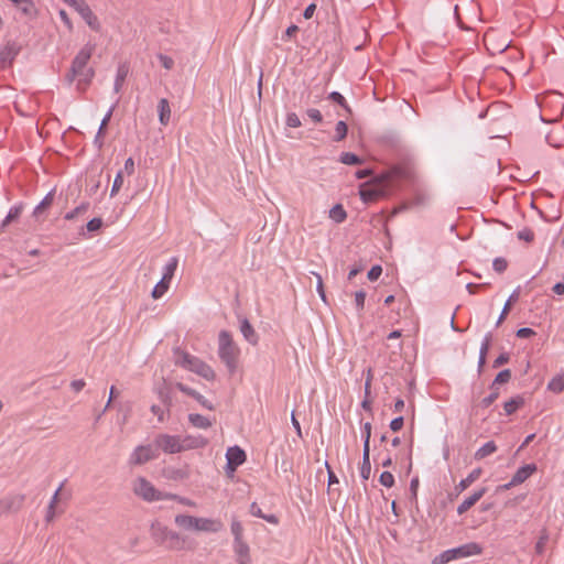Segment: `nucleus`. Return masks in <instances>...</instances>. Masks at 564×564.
I'll list each match as a JSON object with an SVG mask.
<instances>
[{"label":"nucleus","instance_id":"obj_1","mask_svg":"<svg viewBox=\"0 0 564 564\" xmlns=\"http://www.w3.org/2000/svg\"><path fill=\"white\" fill-rule=\"evenodd\" d=\"M95 52V45L87 43L75 56L72 66L66 74V80L72 84L77 79V89L84 91L91 83L95 70L87 64Z\"/></svg>","mask_w":564,"mask_h":564},{"label":"nucleus","instance_id":"obj_2","mask_svg":"<svg viewBox=\"0 0 564 564\" xmlns=\"http://www.w3.org/2000/svg\"><path fill=\"white\" fill-rule=\"evenodd\" d=\"M406 173L401 167H394L390 173L382 174L370 182L360 185L359 194L365 203L375 202L384 196L388 186L394 177H405Z\"/></svg>","mask_w":564,"mask_h":564},{"label":"nucleus","instance_id":"obj_3","mask_svg":"<svg viewBox=\"0 0 564 564\" xmlns=\"http://www.w3.org/2000/svg\"><path fill=\"white\" fill-rule=\"evenodd\" d=\"M175 524L186 531L217 533L223 529V522L218 519L200 518L189 514H177Z\"/></svg>","mask_w":564,"mask_h":564},{"label":"nucleus","instance_id":"obj_4","mask_svg":"<svg viewBox=\"0 0 564 564\" xmlns=\"http://www.w3.org/2000/svg\"><path fill=\"white\" fill-rule=\"evenodd\" d=\"M240 349L227 330H221L218 336V356L226 365L230 375H232L238 366Z\"/></svg>","mask_w":564,"mask_h":564},{"label":"nucleus","instance_id":"obj_5","mask_svg":"<svg viewBox=\"0 0 564 564\" xmlns=\"http://www.w3.org/2000/svg\"><path fill=\"white\" fill-rule=\"evenodd\" d=\"M174 354L175 364L177 366H181L192 372H195L196 375L200 376L202 378L208 381H213L215 379V371L202 359L180 349H176Z\"/></svg>","mask_w":564,"mask_h":564},{"label":"nucleus","instance_id":"obj_6","mask_svg":"<svg viewBox=\"0 0 564 564\" xmlns=\"http://www.w3.org/2000/svg\"><path fill=\"white\" fill-rule=\"evenodd\" d=\"M482 553V547L476 542H469L458 547L449 549L442 552L434 561L436 564H446L454 560L479 555Z\"/></svg>","mask_w":564,"mask_h":564},{"label":"nucleus","instance_id":"obj_7","mask_svg":"<svg viewBox=\"0 0 564 564\" xmlns=\"http://www.w3.org/2000/svg\"><path fill=\"white\" fill-rule=\"evenodd\" d=\"M153 535L161 545L169 550L181 551L185 549V538L166 527L153 528Z\"/></svg>","mask_w":564,"mask_h":564},{"label":"nucleus","instance_id":"obj_8","mask_svg":"<svg viewBox=\"0 0 564 564\" xmlns=\"http://www.w3.org/2000/svg\"><path fill=\"white\" fill-rule=\"evenodd\" d=\"M132 490L134 495L141 499L152 502L158 500H165L167 492L158 490L147 478L138 477L133 481Z\"/></svg>","mask_w":564,"mask_h":564},{"label":"nucleus","instance_id":"obj_9","mask_svg":"<svg viewBox=\"0 0 564 564\" xmlns=\"http://www.w3.org/2000/svg\"><path fill=\"white\" fill-rule=\"evenodd\" d=\"M65 3L74 8L78 14L85 20L88 26L94 31L100 30V22L94 14L85 0H63Z\"/></svg>","mask_w":564,"mask_h":564},{"label":"nucleus","instance_id":"obj_10","mask_svg":"<svg viewBox=\"0 0 564 564\" xmlns=\"http://www.w3.org/2000/svg\"><path fill=\"white\" fill-rule=\"evenodd\" d=\"M158 457V453L151 445L137 446L129 457V465L140 466Z\"/></svg>","mask_w":564,"mask_h":564},{"label":"nucleus","instance_id":"obj_11","mask_svg":"<svg viewBox=\"0 0 564 564\" xmlns=\"http://www.w3.org/2000/svg\"><path fill=\"white\" fill-rule=\"evenodd\" d=\"M154 444L166 454L182 453L180 435L159 434L154 440Z\"/></svg>","mask_w":564,"mask_h":564},{"label":"nucleus","instance_id":"obj_12","mask_svg":"<svg viewBox=\"0 0 564 564\" xmlns=\"http://www.w3.org/2000/svg\"><path fill=\"white\" fill-rule=\"evenodd\" d=\"M21 46L17 42H8L0 50V69L10 65L19 54Z\"/></svg>","mask_w":564,"mask_h":564},{"label":"nucleus","instance_id":"obj_13","mask_svg":"<svg viewBox=\"0 0 564 564\" xmlns=\"http://www.w3.org/2000/svg\"><path fill=\"white\" fill-rule=\"evenodd\" d=\"M182 452L203 448L208 444V441L200 435H186L180 436Z\"/></svg>","mask_w":564,"mask_h":564},{"label":"nucleus","instance_id":"obj_14","mask_svg":"<svg viewBox=\"0 0 564 564\" xmlns=\"http://www.w3.org/2000/svg\"><path fill=\"white\" fill-rule=\"evenodd\" d=\"M232 547L237 564H251L250 547L246 541L234 542Z\"/></svg>","mask_w":564,"mask_h":564},{"label":"nucleus","instance_id":"obj_15","mask_svg":"<svg viewBox=\"0 0 564 564\" xmlns=\"http://www.w3.org/2000/svg\"><path fill=\"white\" fill-rule=\"evenodd\" d=\"M486 494V488H480L479 490L475 491L471 496L466 498L458 507H457V513L464 514L467 512L473 506H475Z\"/></svg>","mask_w":564,"mask_h":564},{"label":"nucleus","instance_id":"obj_16","mask_svg":"<svg viewBox=\"0 0 564 564\" xmlns=\"http://www.w3.org/2000/svg\"><path fill=\"white\" fill-rule=\"evenodd\" d=\"M538 467L535 464H528L520 467L516 474L512 476V484H522L531 475L536 471Z\"/></svg>","mask_w":564,"mask_h":564},{"label":"nucleus","instance_id":"obj_17","mask_svg":"<svg viewBox=\"0 0 564 564\" xmlns=\"http://www.w3.org/2000/svg\"><path fill=\"white\" fill-rule=\"evenodd\" d=\"M226 458L229 465H242L246 462V453L239 446H232L227 449Z\"/></svg>","mask_w":564,"mask_h":564},{"label":"nucleus","instance_id":"obj_18","mask_svg":"<svg viewBox=\"0 0 564 564\" xmlns=\"http://www.w3.org/2000/svg\"><path fill=\"white\" fill-rule=\"evenodd\" d=\"M18 10H20L28 18L36 17V8L32 0H9Z\"/></svg>","mask_w":564,"mask_h":564},{"label":"nucleus","instance_id":"obj_19","mask_svg":"<svg viewBox=\"0 0 564 564\" xmlns=\"http://www.w3.org/2000/svg\"><path fill=\"white\" fill-rule=\"evenodd\" d=\"M159 120L162 126H167L171 119V107L166 98H162L158 104Z\"/></svg>","mask_w":564,"mask_h":564},{"label":"nucleus","instance_id":"obj_20","mask_svg":"<svg viewBox=\"0 0 564 564\" xmlns=\"http://www.w3.org/2000/svg\"><path fill=\"white\" fill-rule=\"evenodd\" d=\"M240 332L250 344L256 345L258 343V335L247 318L241 321Z\"/></svg>","mask_w":564,"mask_h":564},{"label":"nucleus","instance_id":"obj_21","mask_svg":"<svg viewBox=\"0 0 564 564\" xmlns=\"http://www.w3.org/2000/svg\"><path fill=\"white\" fill-rule=\"evenodd\" d=\"M9 512H18L22 509L25 496L22 494L12 495L4 498Z\"/></svg>","mask_w":564,"mask_h":564},{"label":"nucleus","instance_id":"obj_22","mask_svg":"<svg viewBox=\"0 0 564 564\" xmlns=\"http://www.w3.org/2000/svg\"><path fill=\"white\" fill-rule=\"evenodd\" d=\"M164 473L167 479L175 481H182L189 477V470L186 467L167 468Z\"/></svg>","mask_w":564,"mask_h":564},{"label":"nucleus","instance_id":"obj_23","mask_svg":"<svg viewBox=\"0 0 564 564\" xmlns=\"http://www.w3.org/2000/svg\"><path fill=\"white\" fill-rule=\"evenodd\" d=\"M188 421L196 429L206 430L213 425V422L208 417L197 413H191L188 415Z\"/></svg>","mask_w":564,"mask_h":564},{"label":"nucleus","instance_id":"obj_24","mask_svg":"<svg viewBox=\"0 0 564 564\" xmlns=\"http://www.w3.org/2000/svg\"><path fill=\"white\" fill-rule=\"evenodd\" d=\"M481 468H476L469 475L462 479L459 484L456 486V489L462 492L466 490L473 482H475L481 475Z\"/></svg>","mask_w":564,"mask_h":564},{"label":"nucleus","instance_id":"obj_25","mask_svg":"<svg viewBox=\"0 0 564 564\" xmlns=\"http://www.w3.org/2000/svg\"><path fill=\"white\" fill-rule=\"evenodd\" d=\"M371 473V464H370V449H362V463L360 468V476L364 480H368Z\"/></svg>","mask_w":564,"mask_h":564},{"label":"nucleus","instance_id":"obj_26","mask_svg":"<svg viewBox=\"0 0 564 564\" xmlns=\"http://www.w3.org/2000/svg\"><path fill=\"white\" fill-rule=\"evenodd\" d=\"M250 513L252 516H254V517L264 519L269 523H272V524H278L279 523V519H278L276 516H274V514H264L262 512L261 508L256 502L251 503V506H250Z\"/></svg>","mask_w":564,"mask_h":564},{"label":"nucleus","instance_id":"obj_27","mask_svg":"<svg viewBox=\"0 0 564 564\" xmlns=\"http://www.w3.org/2000/svg\"><path fill=\"white\" fill-rule=\"evenodd\" d=\"M497 451V445L494 441L487 442L485 445H482L476 453H475V459L481 460L485 457L494 454Z\"/></svg>","mask_w":564,"mask_h":564},{"label":"nucleus","instance_id":"obj_28","mask_svg":"<svg viewBox=\"0 0 564 564\" xmlns=\"http://www.w3.org/2000/svg\"><path fill=\"white\" fill-rule=\"evenodd\" d=\"M112 112H113V107H111L109 109V111L106 113L105 118L102 119L101 123H100V127H99V130H98V133L95 138V144L100 149L104 144L102 142V139H101V134L104 133L108 122L110 121L111 119V116H112Z\"/></svg>","mask_w":564,"mask_h":564},{"label":"nucleus","instance_id":"obj_29","mask_svg":"<svg viewBox=\"0 0 564 564\" xmlns=\"http://www.w3.org/2000/svg\"><path fill=\"white\" fill-rule=\"evenodd\" d=\"M346 217H347L346 210L344 209L343 205H340V204H336L329 210V218H332L337 224L345 221Z\"/></svg>","mask_w":564,"mask_h":564},{"label":"nucleus","instance_id":"obj_30","mask_svg":"<svg viewBox=\"0 0 564 564\" xmlns=\"http://www.w3.org/2000/svg\"><path fill=\"white\" fill-rule=\"evenodd\" d=\"M524 403V400L522 397H516L510 399L509 401L505 402L503 410L507 415H510L514 413L520 406H522Z\"/></svg>","mask_w":564,"mask_h":564},{"label":"nucleus","instance_id":"obj_31","mask_svg":"<svg viewBox=\"0 0 564 564\" xmlns=\"http://www.w3.org/2000/svg\"><path fill=\"white\" fill-rule=\"evenodd\" d=\"M128 75V68L124 65L119 66L117 70V76L115 79L113 89L116 93H119L123 86V83Z\"/></svg>","mask_w":564,"mask_h":564},{"label":"nucleus","instance_id":"obj_32","mask_svg":"<svg viewBox=\"0 0 564 564\" xmlns=\"http://www.w3.org/2000/svg\"><path fill=\"white\" fill-rule=\"evenodd\" d=\"M170 281L167 280H164L163 278L159 281V283L154 286L153 291H152V297L154 300H158L160 297H162L164 295V293L169 290L170 288Z\"/></svg>","mask_w":564,"mask_h":564},{"label":"nucleus","instance_id":"obj_33","mask_svg":"<svg viewBox=\"0 0 564 564\" xmlns=\"http://www.w3.org/2000/svg\"><path fill=\"white\" fill-rule=\"evenodd\" d=\"M53 200H54V194L53 192H50L43 199L42 202L35 207L34 209V215L35 216H39L41 215L44 210H46L52 204H53Z\"/></svg>","mask_w":564,"mask_h":564},{"label":"nucleus","instance_id":"obj_34","mask_svg":"<svg viewBox=\"0 0 564 564\" xmlns=\"http://www.w3.org/2000/svg\"><path fill=\"white\" fill-rule=\"evenodd\" d=\"M22 207L21 206H14L10 209L9 214L4 218V220L1 224L0 230L2 231L10 223L18 219L21 215Z\"/></svg>","mask_w":564,"mask_h":564},{"label":"nucleus","instance_id":"obj_35","mask_svg":"<svg viewBox=\"0 0 564 564\" xmlns=\"http://www.w3.org/2000/svg\"><path fill=\"white\" fill-rule=\"evenodd\" d=\"M547 389L554 393H561L564 390V377L555 376L547 384Z\"/></svg>","mask_w":564,"mask_h":564},{"label":"nucleus","instance_id":"obj_36","mask_svg":"<svg viewBox=\"0 0 564 564\" xmlns=\"http://www.w3.org/2000/svg\"><path fill=\"white\" fill-rule=\"evenodd\" d=\"M177 263H178V260L177 258L173 257L171 258V260L169 261V263L165 265L164 268V273H163V279L164 280H167L171 282L174 273H175V270L177 268Z\"/></svg>","mask_w":564,"mask_h":564},{"label":"nucleus","instance_id":"obj_37","mask_svg":"<svg viewBox=\"0 0 564 564\" xmlns=\"http://www.w3.org/2000/svg\"><path fill=\"white\" fill-rule=\"evenodd\" d=\"M231 533L234 535V542L245 541L243 540V527L240 521L234 519L231 522Z\"/></svg>","mask_w":564,"mask_h":564},{"label":"nucleus","instance_id":"obj_38","mask_svg":"<svg viewBox=\"0 0 564 564\" xmlns=\"http://www.w3.org/2000/svg\"><path fill=\"white\" fill-rule=\"evenodd\" d=\"M340 162L347 165H358L362 163V160L354 153L344 152L340 155Z\"/></svg>","mask_w":564,"mask_h":564},{"label":"nucleus","instance_id":"obj_39","mask_svg":"<svg viewBox=\"0 0 564 564\" xmlns=\"http://www.w3.org/2000/svg\"><path fill=\"white\" fill-rule=\"evenodd\" d=\"M88 208H89V204L88 203H83L79 206H77L75 209H73L72 212L67 213L65 215V219L73 220L76 217L86 214Z\"/></svg>","mask_w":564,"mask_h":564},{"label":"nucleus","instance_id":"obj_40","mask_svg":"<svg viewBox=\"0 0 564 564\" xmlns=\"http://www.w3.org/2000/svg\"><path fill=\"white\" fill-rule=\"evenodd\" d=\"M510 379H511V371H510L509 369H505V370L500 371V372L496 376V378H495V380H494V382H492V384H491L490 389H495V388H497V387H496L497 384H503V383H507V382H509V380H510Z\"/></svg>","mask_w":564,"mask_h":564},{"label":"nucleus","instance_id":"obj_41","mask_svg":"<svg viewBox=\"0 0 564 564\" xmlns=\"http://www.w3.org/2000/svg\"><path fill=\"white\" fill-rule=\"evenodd\" d=\"M517 299H518V293H517V292H514V293L509 297V300L506 302V304H505V306H503V308H502V312H501V314H500V316H499V318H498V321H497V325H500V324L505 321L506 316L508 315V313H509V311H510V308H511V304H512V302L517 301Z\"/></svg>","mask_w":564,"mask_h":564},{"label":"nucleus","instance_id":"obj_42","mask_svg":"<svg viewBox=\"0 0 564 564\" xmlns=\"http://www.w3.org/2000/svg\"><path fill=\"white\" fill-rule=\"evenodd\" d=\"M348 131V127L345 121H338L335 127L336 137L335 141H341L346 138Z\"/></svg>","mask_w":564,"mask_h":564},{"label":"nucleus","instance_id":"obj_43","mask_svg":"<svg viewBox=\"0 0 564 564\" xmlns=\"http://www.w3.org/2000/svg\"><path fill=\"white\" fill-rule=\"evenodd\" d=\"M547 541H549V533H547L546 529H543L541 531V535H540V538H539V540H538V542L535 544V552L538 554H542L543 553L544 547H545Z\"/></svg>","mask_w":564,"mask_h":564},{"label":"nucleus","instance_id":"obj_44","mask_svg":"<svg viewBox=\"0 0 564 564\" xmlns=\"http://www.w3.org/2000/svg\"><path fill=\"white\" fill-rule=\"evenodd\" d=\"M165 500H176L177 502H180L184 506L192 507V508L196 507V503L193 500L185 498V497H181L176 494L167 492Z\"/></svg>","mask_w":564,"mask_h":564},{"label":"nucleus","instance_id":"obj_45","mask_svg":"<svg viewBox=\"0 0 564 564\" xmlns=\"http://www.w3.org/2000/svg\"><path fill=\"white\" fill-rule=\"evenodd\" d=\"M499 397V390L498 388H495V389H491V393L487 397H485L479 405L482 406V408H488Z\"/></svg>","mask_w":564,"mask_h":564},{"label":"nucleus","instance_id":"obj_46","mask_svg":"<svg viewBox=\"0 0 564 564\" xmlns=\"http://www.w3.org/2000/svg\"><path fill=\"white\" fill-rule=\"evenodd\" d=\"M122 185H123V174H122V171H119L113 180L110 196L113 197L120 191Z\"/></svg>","mask_w":564,"mask_h":564},{"label":"nucleus","instance_id":"obj_47","mask_svg":"<svg viewBox=\"0 0 564 564\" xmlns=\"http://www.w3.org/2000/svg\"><path fill=\"white\" fill-rule=\"evenodd\" d=\"M328 99L333 100L334 102L340 105L344 109H346L347 111H350V108L349 106L347 105L346 102V99L344 98V96L341 94H339L338 91H333L329 94L328 96Z\"/></svg>","mask_w":564,"mask_h":564},{"label":"nucleus","instance_id":"obj_48","mask_svg":"<svg viewBox=\"0 0 564 564\" xmlns=\"http://www.w3.org/2000/svg\"><path fill=\"white\" fill-rule=\"evenodd\" d=\"M379 481L382 486L390 488L394 484V477L390 471H383L380 475Z\"/></svg>","mask_w":564,"mask_h":564},{"label":"nucleus","instance_id":"obj_49","mask_svg":"<svg viewBox=\"0 0 564 564\" xmlns=\"http://www.w3.org/2000/svg\"><path fill=\"white\" fill-rule=\"evenodd\" d=\"M494 270L498 273H502L506 271L508 267V262L505 258H496L492 263Z\"/></svg>","mask_w":564,"mask_h":564},{"label":"nucleus","instance_id":"obj_50","mask_svg":"<svg viewBox=\"0 0 564 564\" xmlns=\"http://www.w3.org/2000/svg\"><path fill=\"white\" fill-rule=\"evenodd\" d=\"M301 124H302L301 120L296 113H294V112L288 113V116H286V126L288 127L299 128V127H301Z\"/></svg>","mask_w":564,"mask_h":564},{"label":"nucleus","instance_id":"obj_51","mask_svg":"<svg viewBox=\"0 0 564 564\" xmlns=\"http://www.w3.org/2000/svg\"><path fill=\"white\" fill-rule=\"evenodd\" d=\"M364 436H365L364 448L370 449V437H371V423L370 422H366L364 424Z\"/></svg>","mask_w":564,"mask_h":564},{"label":"nucleus","instance_id":"obj_52","mask_svg":"<svg viewBox=\"0 0 564 564\" xmlns=\"http://www.w3.org/2000/svg\"><path fill=\"white\" fill-rule=\"evenodd\" d=\"M313 274L316 278L317 292H318L321 299L323 300V302H326V294H325V290H324L323 279H322L321 274H318V273L313 272Z\"/></svg>","mask_w":564,"mask_h":564},{"label":"nucleus","instance_id":"obj_53","mask_svg":"<svg viewBox=\"0 0 564 564\" xmlns=\"http://www.w3.org/2000/svg\"><path fill=\"white\" fill-rule=\"evenodd\" d=\"M158 58L159 61L161 62V65L165 68V69H172L174 67V61L172 57L167 56V55H164V54H159L158 55Z\"/></svg>","mask_w":564,"mask_h":564},{"label":"nucleus","instance_id":"obj_54","mask_svg":"<svg viewBox=\"0 0 564 564\" xmlns=\"http://www.w3.org/2000/svg\"><path fill=\"white\" fill-rule=\"evenodd\" d=\"M365 300H366V292L360 290L355 293V303L356 307L361 311L365 306Z\"/></svg>","mask_w":564,"mask_h":564},{"label":"nucleus","instance_id":"obj_55","mask_svg":"<svg viewBox=\"0 0 564 564\" xmlns=\"http://www.w3.org/2000/svg\"><path fill=\"white\" fill-rule=\"evenodd\" d=\"M518 238L527 242H531L534 238V234L531 229L524 228L518 232Z\"/></svg>","mask_w":564,"mask_h":564},{"label":"nucleus","instance_id":"obj_56","mask_svg":"<svg viewBox=\"0 0 564 564\" xmlns=\"http://www.w3.org/2000/svg\"><path fill=\"white\" fill-rule=\"evenodd\" d=\"M306 115L316 123H321L323 120V116L318 109H307Z\"/></svg>","mask_w":564,"mask_h":564},{"label":"nucleus","instance_id":"obj_57","mask_svg":"<svg viewBox=\"0 0 564 564\" xmlns=\"http://www.w3.org/2000/svg\"><path fill=\"white\" fill-rule=\"evenodd\" d=\"M381 273H382V268H381L380 265H373V267L369 270V272H368L367 276H368V279H369L370 281H376V280H378V279H379V276L381 275Z\"/></svg>","mask_w":564,"mask_h":564},{"label":"nucleus","instance_id":"obj_58","mask_svg":"<svg viewBox=\"0 0 564 564\" xmlns=\"http://www.w3.org/2000/svg\"><path fill=\"white\" fill-rule=\"evenodd\" d=\"M175 387H176L181 392L185 393V394H186V395H188V397H192L193 399H194V397H195V395H196V393H197V391H196V390H194V389H192V388H189V387L185 386V384H184V383H182V382H177V383L175 384Z\"/></svg>","mask_w":564,"mask_h":564},{"label":"nucleus","instance_id":"obj_59","mask_svg":"<svg viewBox=\"0 0 564 564\" xmlns=\"http://www.w3.org/2000/svg\"><path fill=\"white\" fill-rule=\"evenodd\" d=\"M175 387H176L181 392L185 393V394H186V395H188V397H192L193 399H194V397H195V395H196V393H197V391H196V390H194V389H192V388H189V387L185 386V384H184V383H182V382H177V383L175 384Z\"/></svg>","mask_w":564,"mask_h":564},{"label":"nucleus","instance_id":"obj_60","mask_svg":"<svg viewBox=\"0 0 564 564\" xmlns=\"http://www.w3.org/2000/svg\"><path fill=\"white\" fill-rule=\"evenodd\" d=\"M102 226V220L100 218H93L91 220H89L87 223V230L88 231H96L98 229H100V227Z\"/></svg>","mask_w":564,"mask_h":564},{"label":"nucleus","instance_id":"obj_61","mask_svg":"<svg viewBox=\"0 0 564 564\" xmlns=\"http://www.w3.org/2000/svg\"><path fill=\"white\" fill-rule=\"evenodd\" d=\"M194 399L204 408L208 410H214V406L212 402H209L204 395H202L199 392L196 393Z\"/></svg>","mask_w":564,"mask_h":564},{"label":"nucleus","instance_id":"obj_62","mask_svg":"<svg viewBox=\"0 0 564 564\" xmlns=\"http://www.w3.org/2000/svg\"><path fill=\"white\" fill-rule=\"evenodd\" d=\"M403 424H404V419L403 416H398L395 419H393L390 423V429L393 431V432H398L400 431L402 427H403Z\"/></svg>","mask_w":564,"mask_h":564},{"label":"nucleus","instance_id":"obj_63","mask_svg":"<svg viewBox=\"0 0 564 564\" xmlns=\"http://www.w3.org/2000/svg\"><path fill=\"white\" fill-rule=\"evenodd\" d=\"M535 335V332L532 328L523 327L517 330V337L519 338H529Z\"/></svg>","mask_w":564,"mask_h":564},{"label":"nucleus","instance_id":"obj_64","mask_svg":"<svg viewBox=\"0 0 564 564\" xmlns=\"http://www.w3.org/2000/svg\"><path fill=\"white\" fill-rule=\"evenodd\" d=\"M508 361H509V355H508V354H506V352H503V354L499 355V356L496 358V360L494 361L492 367H494V368H498V367H500V366H502V365L507 364Z\"/></svg>","mask_w":564,"mask_h":564}]
</instances>
